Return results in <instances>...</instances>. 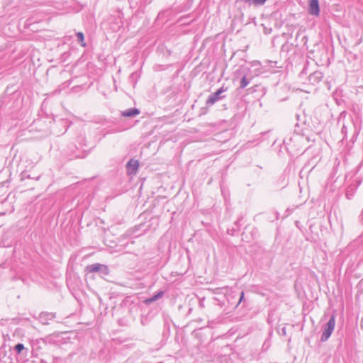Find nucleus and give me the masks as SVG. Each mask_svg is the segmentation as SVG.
Returning a JSON list of instances; mask_svg holds the SVG:
<instances>
[{"mask_svg": "<svg viewBox=\"0 0 363 363\" xmlns=\"http://www.w3.org/2000/svg\"><path fill=\"white\" fill-rule=\"evenodd\" d=\"M227 90V88H224L222 86L219 89H218L216 92L211 94L206 100L207 106H212L218 101L225 98L224 95H221L223 92Z\"/></svg>", "mask_w": 363, "mask_h": 363, "instance_id": "obj_4", "label": "nucleus"}, {"mask_svg": "<svg viewBox=\"0 0 363 363\" xmlns=\"http://www.w3.org/2000/svg\"><path fill=\"white\" fill-rule=\"evenodd\" d=\"M308 13L311 15L318 16L320 14V6L318 0H310Z\"/></svg>", "mask_w": 363, "mask_h": 363, "instance_id": "obj_5", "label": "nucleus"}, {"mask_svg": "<svg viewBox=\"0 0 363 363\" xmlns=\"http://www.w3.org/2000/svg\"><path fill=\"white\" fill-rule=\"evenodd\" d=\"M26 178L30 179L31 177H30V175L27 172H22L21 173V179L23 180Z\"/></svg>", "mask_w": 363, "mask_h": 363, "instance_id": "obj_19", "label": "nucleus"}, {"mask_svg": "<svg viewBox=\"0 0 363 363\" xmlns=\"http://www.w3.org/2000/svg\"><path fill=\"white\" fill-rule=\"evenodd\" d=\"M200 306L203 307V304L201 302V303H200Z\"/></svg>", "mask_w": 363, "mask_h": 363, "instance_id": "obj_25", "label": "nucleus"}, {"mask_svg": "<svg viewBox=\"0 0 363 363\" xmlns=\"http://www.w3.org/2000/svg\"><path fill=\"white\" fill-rule=\"evenodd\" d=\"M14 350L16 352V354H21V352L25 350V347L23 345V344L22 343H18L17 345H16V346L14 347Z\"/></svg>", "mask_w": 363, "mask_h": 363, "instance_id": "obj_16", "label": "nucleus"}, {"mask_svg": "<svg viewBox=\"0 0 363 363\" xmlns=\"http://www.w3.org/2000/svg\"><path fill=\"white\" fill-rule=\"evenodd\" d=\"M245 301V293L243 291H241L239 301L238 303L236 304L235 307H238L239 304Z\"/></svg>", "mask_w": 363, "mask_h": 363, "instance_id": "obj_17", "label": "nucleus"}, {"mask_svg": "<svg viewBox=\"0 0 363 363\" xmlns=\"http://www.w3.org/2000/svg\"><path fill=\"white\" fill-rule=\"evenodd\" d=\"M152 0H140V6L145 7L147 5L150 4Z\"/></svg>", "mask_w": 363, "mask_h": 363, "instance_id": "obj_18", "label": "nucleus"}, {"mask_svg": "<svg viewBox=\"0 0 363 363\" xmlns=\"http://www.w3.org/2000/svg\"><path fill=\"white\" fill-rule=\"evenodd\" d=\"M77 142L80 147L86 146V138L83 133H80L79 135L77 137Z\"/></svg>", "mask_w": 363, "mask_h": 363, "instance_id": "obj_14", "label": "nucleus"}, {"mask_svg": "<svg viewBox=\"0 0 363 363\" xmlns=\"http://www.w3.org/2000/svg\"><path fill=\"white\" fill-rule=\"evenodd\" d=\"M139 163L136 160L131 159L126 164L127 172L129 174H135L138 168Z\"/></svg>", "mask_w": 363, "mask_h": 363, "instance_id": "obj_6", "label": "nucleus"}, {"mask_svg": "<svg viewBox=\"0 0 363 363\" xmlns=\"http://www.w3.org/2000/svg\"><path fill=\"white\" fill-rule=\"evenodd\" d=\"M345 183H346V189H345V197L350 200L353 198L357 188L360 185L362 180L359 177L351 175L350 174H345Z\"/></svg>", "mask_w": 363, "mask_h": 363, "instance_id": "obj_1", "label": "nucleus"}, {"mask_svg": "<svg viewBox=\"0 0 363 363\" xmlns=\"http://www.w3.org/2000/svg\"><path fill=\"white\" fill-rule=\"evenodd\" d=\"M323 77V74L320 71H315L311 73L308 77L309 82L314 84L321 81Z\"/></svg>", "mask_w": 363, "mask_h": 363, "instance_id": "obj_7", "label": "nucleus"}, {"mask_svg": "<svg viewBox=\"0 0 363 363\" xmlns=\"http://www.w3.org/2000/svg\"><path fill=\"white\" fill-rule=\"evenodd\" d=\"M39 363H48L46 360L41 359Z\"/></svg>", "mask_w": 363, "mask_h": 363, "instance_id": "obj_23", "label": "nucleus"}, {"mask_svg": "<svg viewBox=\"0 0 363 363\" xmlns=\"http://www.w3.org/2000/svg\"><path fill=\"white\" fill-rule=\"evenodd\" d=\"M347 132V127L345 125H343L342 128V133L343 134L346 135Z\"/></svg>", "mask_w": 363, "mask_h": 363, "instance_id": "obj_20", "label": "nucleus"}, {"mask_svg": "<svg viewBox=\"0 0 363 363\" xmlns=\"http://www.w3.org/2000/svg\"><path fill=\"white\" fill-rule=\"evenodd\" d=\"M272 65H271L272 67H279L277 66V62H270Z\"/></svg>", "mask_w": 363, "mask_h": 363, "instance_id": "obj_22", "label": "nucleus"}, {"mask_svg": "<svg viewBox=\"0 0 363 363\" xmlns=\"http://www.w3.org/2000/svg\"><path fill=\"white\" fill-rule=\"evenodd\" d=\"M86 271L89 273L99 272L101 275L106 276L109 274L108 266L99 263L88 265Z\"/></svg>", "mask_w": 363, "mask_h": 363, "instance_id": "obj_3", "label": "nucleus"}, {"mask_svg": "<svg viewBox=\"0 0 363 363\" xmlns=\"http://www.w3.org/2000/svg\"><path fill=\"white\" fill-rule=\"evenodd\" d=\"M250 82V79L247 77L246 75L242 76L240 82L239 88L242 89L245 88Z\"/></svg>", "mask_w": 363, "mask_h": 363, "instance_id": "obj_12", "label": "nucleus"}, {"mask_svg": "<svg viewBox=\"0 0 363 363\" xmlns=\"http://www.w3.org/2000/svg\"><path fill=\"white\" fill-rule=\"evenodd\" d=\"M267 0H237L239 2H244L249 6H260L264 5Z\"/></svg>", "mask_w": 363, "mask_h": 363, "instance_id": "obj_10", "label": "nucleus"}, {"mask_svg": "<svg viewBox=\"0 0 363 363\" xmlns=\"http://www.w3.org/2000/svg\"><path fill=\"white\" fill-rule=\"evenodd\" d=\"M77 40L80 43L82 47H85L86 45L84 42V35L82 32H78L76 34Z\"/></svg>", "mask_w": 363, "mask_h": 363, "instance_id": "obj_13", "label": "nucleus"}, {"mask_svg": "<svg viewBox=\"0 0 363 363\" xmlns=\"http://www.w3.org/2000/svg\"><path fill=\"white\" fill-rule=\"evenodd\" d=\"M55 318L53 313H42L40 315V320L44 325L48 324V321L52 320Z\"/></svg>", "mask_w": 363, "mask_h": 363, "instance_id": "obj_9", "label": "nucleus"}, {"mask_svg": "<svg viewBox=\"0 0 363 363\" xmlns=\"http://www.w3.org/2000/svg\"><path fill=\"white\" fill-rule=\"evenodd\" d=\"M140 111L137 108H130L121 112V116L126 118L134 117L140 114Z\"/></svg>", "mask_w": 363, "mask_h": 363, "instance_id": "obj_8", "label": "nucleus"}, {"mask_svg": "<svg viewBox=\"0 0 363 363\" xmlns=\"http://www.w3.org/2000/svg\"><path fill=\"white\" fill-rule=\"evenodd\" d=\"M163 296H164V291H158L157 292V294L153 295L152 297L147 298L146 300V303H152V302L158 300L159 298H161Z\"/></svg>", "mask_w": 363, "mask_h": 363, "instance_id": "obj_11", "label": "nucleus"}, {"mask_svg": "<svg viewBox=\"0 0 363 363\" xmlns=\"http://www.w3.org/2000/svg\"><path fill=\"white\" fill-rule=\"evenodd\" d=\"M335 326V315L333 314L327 323L324 325L323 331L320 336V341L325 342L330 337Z\"/></svg>", "mask_w": 363, "mask_h": 363, "instance_id": "obj_2", "label": "nucleus"}, {"mask_svg": "<svg viewBox=\"0 0 363 363\" xmlns=\"http://www.w3.org/2000/svg\"><path fill=\"white\" fill-rule=\"evenodd\" d=\"M228 291V286H224V287H220V288H216L213 290V294H226Z\"/></svg>", "mask_w": 363, "mask_h": 363, "instance_id": "obj_15", "label": "nucleus"}, {"mask_svg": "<svg viewBox=\"0 0 363 363\" xmlns=\"http://www.w3.org/2000/svg\"><path fill=\"white\" fill-rule=\"evenodd\" d=\"M239 220L235 221V224L237 225L238 224Z\"/></svg>", "mask_w": 363, "mask_h": 363, "instance_id": "obj_24", "label": "nucleus"}, {"mask_svg": "<svg viewBox=\"0 0 363 363\" xmlns=\"http://www.w3.org/2000/svg\"><path fill=\"white\" fill-rule=\"evenodd\" d=\"M281 335H286V328H285V327H284V328H282L281 329Z\"/></svg>", "mask_w": 363, "mask_h": 363, "instance_id": "obj_21", "label": "nucleus"}]
</instances>
